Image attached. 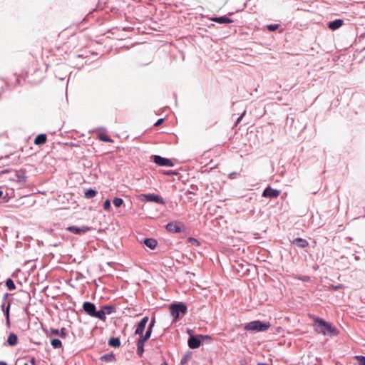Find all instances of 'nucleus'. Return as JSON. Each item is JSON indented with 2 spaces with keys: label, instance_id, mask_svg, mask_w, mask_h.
Wrapping results in <instances>:
<instances>
[{
  "label": "nucleus",
  "instance_id": "15",
  "mask_svg": "<svg viewBox=\"0 0 365 365\" xmlns=\"http://www.w3.org/2000/svg\"><path fill=\"white\" fill-rule=\"evenodd\" d=\"M344 24V21L341 19H336L335 21L329 23L328 27L331 30H336L340 28Z\"/></svg>",
  "mask_w": 365,
  "mask_h": 365
},
{
  "label": "nucleus",
  "instance_id": "34",
  "mask_svg": "<svg viewBox=\"0 0 365 365\" xmlns=\"http://www.w3.org/2000/svg\"><path fill=\"white\" fill-rule=\"evenodd\" d=\"M103 209H104L105 210H110V200H106L104 202V203H103Z\"/></svg>",
  "mask_w": 365,
  "mask_h": 365
},
{
  "label": "nucleus",
  "instance_id": "41",
  "mask_svg": "<svg viewBox=\"0 0 365 365\" xmlns=\"http://www.w3.org/2000/svg\"><path fill=\"white\" fill-rule=\"evenodd\" d=\"M30 363L31 364V365H35V359H34V358H32L30 360ZM25 365H29V364H25Z\"/></svg>",
  "mask_w": 365,
  "mask_h": 365
},
{
  "label": "nucleus",
  "instance_id": "11",
  "mask_svg": "<svg viewBox=\"0 0 365 365\" xmlns=\"http://www.w3.org/2000/svg\"><path fill=\"white\" fill-rule=\"evenodd\" d=\"M187 344L190 349H197L200 346L201 341L198 337L192 336L189 338Z\"/></svg>",
  "mask_w": 365,
  "mask_h": 365
},
{
  "label": "nucleus",
  "instance_id": "1",
  "mask_svg": "<svg viewBox=\"0 0 365 365\" xmlns=\"http://www.w3.org/2000/svg\"><path fill=\"white\" fill-rule=\"evenodd\" d=\"M316 327L314 328L316 332L323 335L337 336L339 331L334 327L331 323L315 316H312Z\"/></svg>",
  "mask_w": 365,
  "mask_h": 365
},
{
  "label": "nucleus",
  "instance_id": "36",
  "mask_svg": "<svg viewBox=\"0 0 365 365\" xmlns=\"http://www.w3.org/2000/svg\"><path fill=\"white\" fill-rule=\"evenodd\" d=\"M163 122V118L159 119V120H158L155 123V126H158V125H160Z\"/></svg>",
  "mask_w": 365,
  "mask_h": 365
},
{
  "label": "nucleus",
  "instance_id": "8",
  "mask_svg": "<svg viewBox=\"0 0 365 365\" xmlns=\"http://www.w3.org/2000/svg\"><path fill=\"white\" fill-rule=\"evenodd\" d=\"M148 317H143L138 324L135 334L137 335H142L144 332L145 326L148 322Z\"/></svg>",
  "mask_w": 365,
  "mask_h": 365
},
{
  "label": "nucleus",
  "instance_id": "13",
  "mask_svg": "<svg viewBox=\"0 0 365 365\" xmlns=\"http://www.w3.org/2000/svg\"><path fill=\"white\" fill-rule=\"evenodd\" d=\"M47 136L46 134H39L34 139V144L36 145H42L46 143Z\"/></svg>",
  "mask_w": 365,
  "mask_h": 365
},
{
  "label": "nucleus",
  "instance_id": "21",
  "mask_svg": "<svg viewBox=\"0 0 365 365\" xmlns=\"http://www.w3.org/2000/svg\"><path fill=\"white\" fill-rule=\"evenodd\" d=\"M93 317L98 318L102 321L106 320V314L103 310V307H102L101 309L99 311H96Z\"/></svg>",
  "mask_w": 365,
  "mask_h": 365
},
{
  "label": "nucleus",
  "instance_id": "18",
  "mask_svg": "<svg viewBox=\"0 0 365 365\" xmlns=\"http://www.w3.org/2000/svg\"><path fill=\"white\" fill-rule=\"evenodd\" d=\"M18 343V337L17 335L14 333H10L8 339H7V344L9 346H16Z\"/></svg>",
  "mask_w": 365,
  "mask_h": 365
},
{
  "label": "nucleus",
  "instance_id": "38",
  "mask_svg": "<svg viewBox=\"0 0 365 365\" xmlns=\"http://www.w3.org/2000/svg\"><path fill=\"white\" fill-rule=\"evenodd\" d=\"M299 279L303 281H308L309 279V277H300Z\"/></svg>",
  "mask_w": 365,
  "mask_h": 365
},
{
  "label": "nucleus",
  "instance_id": "2",
  "mask_svg": "<svg viewBox=\"0 0 365 365\" xmlns=\"http://www.w3.org/2000/svg\"><path fill=\"white\" fill-rule=\"evenodd\" d=\"M271 324L269 322H262L259 320L250 322L245 325V330L254 331H265Z\"/></svg>",
  "mask_w": 365,
  "mask_h": 365
},
{
  "label": "nucleus",
  "instance_id": "7",
  "mask_svg": "<svg viewBox=\"0 0 365 365\" xmlns=\"http://www.w3.org/2000/svg\"><path fill=\"white\" fill-rule=\"evenodd\" d=\"M280 195V191L268 186L262 192L264 197L276 198Z\"/></svg>",
  "mask_w": 365,
  "mask_h": 365
},
{
  "label": "nucleus",
  "instance_id": "19",
  "mask_svg": "<svg viewBox=\"0 0 365 365\" xmlns=\"http://www.w3.org/2000/svg\"><path fill=\"white\" fill-rule=\"evenodd\" d=\"M10 307H11V303L10 302L8 303V305H7L6 309H4V304L1 306L2 310L4 312V315H5V318H6V326L8 327H10V319H9V309H10Z\"/></svg>",
  "mask_w": 365,
  "mask_h": 365
},
{
  "label": "nucleus",
  "instance_id": "35",
  "mask_svg": "<svg viewBox=\"0 0 365 365\" xmlns=\"http://www.w3.org/2000/svg\"><path fill=\"white\" fill-rule=\"evenodd\" d=\"M151 334H152V330H151V328L150 327H148L146 333L145 334L148 337H150L151 336Z\"/></svg>",
  "mask_w": 365,
  "mask_h": 365
},
{
  "label": "nucleus",
  "instance_id": "43",
  "mask_svg": "<svg viewBox=\"0 0 365 365\" xmlns=\"http://www.w3.org/2000/svg\"><path fill=\"white\" fill-rule=\"evenodd\" d=\"M185 361H186L185 359H181V364H184Z\"/></svg>",
  "mask_w": 365,
  "mask_h": 365
},
{
  "label": "nucleus",
  "instance_id": "30",
  "mask_svg": "<svg viewBox=\"0 0 365 365\" xmlns=\"http://www.w3.org/2000/svg\"><path fill=\"white\" fill-rule=\"evenodd\" d=\"M140 338L138 340V344H145V341H147L149 339V337H148L145 334L140 335Z\"/></svg>",
  "mask_w": 365,
  "mask_h": 365
},
{
  "label": "nucleus",
  "instance_id": "40",
  "mask_svg": "<svg viewBox=\"0 0 365 365\" xmlns=\"http://www.w3.org/2000/svg\"><path fill=\"white\" fill-rule=\"evenodd\" d=\"M198 337L202 338V339H205V338H206V339H210V336H207V335H206V336H204V335H199V336H198Z\"/></svg>",
  "mask_w": 365,
  "mask_h": 365
},
{
  "label": "nucleus",
  "instance_id": "17",
  "mask_svg": "<svg viewBox=\"0 0 365 365\" xmlns=\"http://www.w3.org/2000/svg\"><path fill=\"white\" fill-rule=\"evenodd\" d=\"M50 332L56 336H59L61 338H66L67 336V332L66 328H61V329L59 331L58 329H51Z\"/></svg>",
  "mask_w": 365,
  "mask_h": 365
},
{
  "label": "nucleus",
  "instance_id": "39",
  "mask_svg": "<svg viewBox=\"0 0 365 365\" xmlns=\"http://www.w3.org/2000/svg\"><path fill=\"white\" fill-rule=\"evenodd\" d=\"M243 115H244V114H242L241 116H240V117L237 118V121H236V124H238V123L241 121V120H242V117H243Z\"/></svg>",
  "mask_w": 365,
  "mask_h": 365
},
{
  "label": "nucleus",
  "instance_id": "44",
  "mask_svg": "<svg viewBox=\"0 0 365 365\" xmlns=\"http://www.w3.org/2000/svg\"><path fill=\"white\" fill-rule=\"evenodd\" d=\"M3 195V192L1 190H0V197L2 196Z\"/></svg>",
  "mask_w": 365,
  "mask_h": 365
},
{
  "label": "nucleus",
  "instance_id": "27",
  "mask_svg": "<svg viewBox=\"0 0 365 365\" xmlns=\"http://www.w3.org/2000/svg\"><path fill=\"white\" fill-rule=\"evenodd\" d=\"M51 344L52 345V346L54 348V349H58V348H61L62 346V343L61 341V340L58 339H53L51 341Z\"/></svg>",
  "mask_w": 365,
  "mask_h": 365
},
{
  "label": "nucleus",
  "instance_id": "31",
  "mask_svg": "<svg viewBox=\"0 0 365 365\" xmlns=\"http://www.w3.org/2000/svg\"><path fill=\"white\" fill-rule=\"evenodd\" d=\"M140 338L138 340V344H145V341H147L149 339V337H148L145 334L140 335Z\"/></svg>",
  "mask_w": 365,
  "mask_h": 365
},
{
  "label": "nucleus",
  "instance_id": "16",
  "mask_svg": "<svg viewBox=\"0 0 365 365\" xmlns=\"http://www.w3.org/2000/svg\"><path fill=\"white\" fill-rule=\"evenodd\" d=\"M211 20L218 24H230L233 22V21L231 19L225 16L220 17H214L212 18Z\"/></svg>",
  "mask_w": 365,
  "mask_h": 365
},
{
  "label": "nucleus",
  "instance_id": "22",
  "mask_svg": "<svg viewBox=\"0 0 365 365\" xmlns=\"http://www.w3.org/2000/svg\"><path fill=\"white\" fill-rule=\"evenodd\" d=\"M101 359L106 362H110L115 360V356L113 354H108L103 355Z\"/></svg>",
  "mask_w": 365,
  "mask_h": 365
},
{
  "label": "nucleus",
  "instance_id": "5",
  "mask_svg": "<svg viewBox=\"0 0 365 365\" xmlns=\"http://www.w3.org/2000/svg\"><path fill=\"white\" fill-rule=\"evenodd\" d=\"M91 229V227H89L88 226H85V225L81 226L80 227H77V226H70L67 228V230H68L69 232H71L73 234L81 235H84L87 232L90 231Z\"/></svg>",
  "mask_w": 365,
  "mask_h": 365
},
{
  "label": "nucleus",
  "instance_id": "20",
  "mask_svg": "<svg viewBox=\"0 0 365 365\" xmlns=\"http://www.w3.org/2000/svg\"><path fill=\"white\" fill-rule=\"evenodd\" d=\"M108 344H109V346L115 347V348L119 347L120 346V341L119 338H117V337L110 338L108 341Z\"/></svg>",
  "mask_w": 365,
  "mask_h": 365
},
{
  "label": "nucleus",
  "instance_id": "23",
  "mask_svg": "<svg viewBox=\"0 0 365 365\" xmlns=\"http://www.w3.org/2000/svg\"><path fill=\"white\" fill-rule=\"evenodd\" d=\"M98 138L103 142H107V143H113V140L111 139V138L104 133H99L98 135Z\"/></svg>",
  "mask_w": 365,
  "mask_h": 365
},
{
  "label": "nucleus",
  "instance_id": "10",
  "mask_svg": "<svg viewBox=\"0 0 365 365\" xmlns=\"http://www.w3.org/2000/svg\"><path fill=\"white\" fill-rule=\"evenodd\" d=\"M83 310L91 317L94 316V314L96 313V306L93 303L86 302L83 304Z\"/></svg>",
  "mask_w": 365,
  "mask_h": 365
},
{
  "label": "nucleus",
  "instance_id": "42",
  "mask_svg": "<svg viewBox=\"0 0 365 365\" xmlns=\"http://www.w3.org/2000/svg\"><path fill=\"white\" fill-rule=\"evenodd\" d=\"M257 365H269L266 363H258Z\"/></svg>",
  "mask_w": 365,
  "mask_h": 365
},
{
  "label": "nucleus",
  "instance_id": "29",
  "mask_svg": "<svg viewBox=\"0 0 365 365\" xmlns=\"http://www.w3.org/2000/svg\"><path fill=\"white\" fill-rule=\"evenodd\" d=\"M144 352V344L137 343V354L142 356Z\"/></svg>",
  "mask_w": 365,
  "mask_h": 365
},
{
  "label": "nucleus",
  "instance_id": "12",
  "mask_svg": "<svg viewBox=\"0 0 365 365\" xmlns=\"http://www.w3.org/2000/svg\"><path fill=\"white\" fill-rule=\"evenodd\" d=\"M292 243L300 248H305L309 245V242L307 240L300 237H297L293 240Z\"/></svg>",
  "mask_w": 365,
  "mask_h": 365
},
{
  "label": "nucleus",
  "instance_id": "24",
  "mask_svg": "<svg viewBox=\"0 0 365 365\" xmlns=\"http://www.w3.org/2000/svg\"><path fill=\"white\" fill-rule=\"evenodd\" d=\"M96 195L97 192L95 190L90 188L85 192L84 196L86 198L90 199L94 197Z\"/></svg>",
  "mask_w": 365,
  "mask_h": 365
},
{
  "label": "nucleus",
  "instance_id": "26",
  "mask_svg": "<svg viewBox=\"0 0 365 365\" xmlns=\"http://www.w3.org/2000/svg\"><path fill=\"white\" fill-rule=\"evenodd\" d=\"M104 312L106 314H110L115 312V307L113 306H103Z\"/></svg>",
  "mask_w": 365,
  "mask_h": 365
},
{
  "label": "nucleus",
  "instance_id": "32",
  "mask_svg": "<svg viewBox=\"0 0 365 365\" xmlns=\"http://www.w3.org/2000/svg\"><path fill=\"white\" fill-rule=\"evenodd\" d=\"M355 359L358 361V365H365V356H356Z\"/></svg>",
  "mask_w": 365,
  "mask_h": 365
},
{
  "label": "nucleus",
  "instance_id": "4",
  "mask_svg": "<svg viewBox=\"0 0 365 365\" xmlns=\"http://www.w3.org/2000/svg\"><path fill=\"white\" fill-rule=\"evenodd\" d=\"M184 226L181 222H172L166 225V229L173 233H179L183 230Z\"/></svg>",
  "mask_w": 365,
  "mask_h": 365
},
{
  "label": "nucleus",
  "instance_id": "25",
  "mask_svg": "<svg viewBox=\"0 0 365 365\" xmlns=\"http://www.w3.org/2000/svg\"><path fill=\"white\" fill-rule=\"evenodd\" d=\"M6 286L9 290L12 291L16 289L14 281L11 279H8L6 281Z\"/></svg>",
  "mask_w": 365,
  "mask_h": 365
},
{
  "label": "nucleus",
  "instance_id": "28",
  "mask_svg": "<svg viewBox=\"0 0 365 365\" xmlns=\"http://www.w3.org/2000/svg\"><path fill=\"white\" fill-rule=\"evenodd\" d=\"M113 203L115 207H119L123 205V200L121 198L115 197L113 200Z\"/></svg>",
  "mask_w": 365,
  "mask_h": 365
},
{
  "label": "nucleus",
  "instance_id": "9",
  "mask_svg": "<svg viewBox=\"0 0 365 365\" xmlns=\"http://www.w3.org/2000/svg\"><path fill=\"white\" fill-rule=\"evenodd\" d=\"M143 197H145V199L147 201L155 202L156 203L162 204V205L165 204L164 200L161 197L158 195H155V194H148V195H144Z\"/></svg>",
  "mask_w": 365,
  "mask_h": 365
},
{
  "label": "nucleus",
  "instance_id": "3",
  "mask_svg": "<svg viewBox=\"0 0 365 365\" xmlns=\"http://www.w3.org/2000/svg\"><path fill=\"white\" fill-rule=\"evenodd\" d=\"M170 314L174 318V322H177L180 313H182V314H185L187 312V307L183 303H179V304H173L170 306Z\"/></svg>",
  "mask_w": 365,
  "mask_h": 365
},
{
  "label": "nucleus",
  "instance_id": "14",
  "mask_svg": "<svg viewBox=\"0 0 365 365\" xmlns=\"http://www.w3.org/2000/svg\"><path fill=\"white\" fill-rule=\"evenodd\" d=\"M143 244L150 250H155L158 245V242L155 239L148 238L144 240Z\"/></svg>",
  "mask_w": 365,
  "mask_h": 365
},
{
  "label": "nucleus",
  "instance_id": "33",
  "mask_svg": "<svg viewBox=\"0 0 365 365\" xmlns=\"http://www.w3.org/2000/svg\"><path fill=\"white\" fill-rule=\"evenodd\" d=\"M279 24H269L267 26V29L270 31H276L279 28Z\"/></svg>",
  "mask_w": 365,
  "mask_h": 365
},
{
  "label": "nucleus",
  "instance_id": "37",
  "mask_svg": "<svg viewBox=\"0 0 365 365\" xmlns=\"http://www.w3.org/2000/svg\"><path fill=\"white\" fill-rule=\"evenodd\" d=\"M154 325H155V319H153L151 322H150V325H149V327L151 328V330L153 329V327H154Z\"/></svg>",
  "mask_w": 365,
  "mask_h": 365
},
{
  "label": "nucleus",
  "instance_id": "6",
  "mask_svg": "<svg viewBox=\"0 0 365 365\" xmlns=\"http://www.w3.org/2000/svg\"><path fill=\"white\" fill-rule=\"evenodd\" d=\"M153 158H154V162L160 166H167V167L173 166V162L168 158H163L159 155H154Z\"/></svg>",
  "mask_w": 365,
  "mask_h": 365
}]
</instances>
